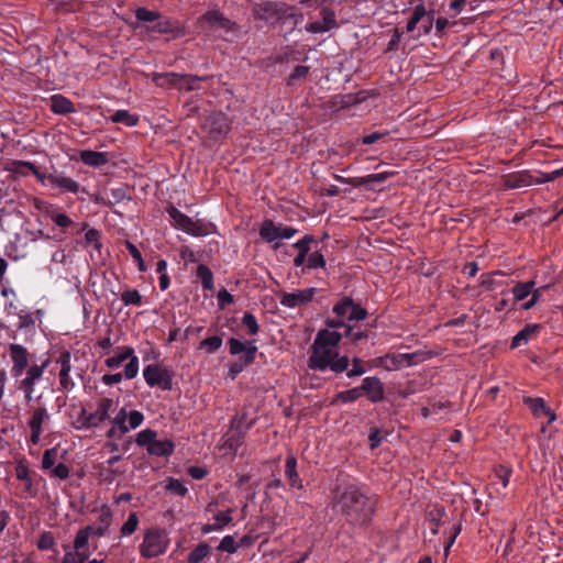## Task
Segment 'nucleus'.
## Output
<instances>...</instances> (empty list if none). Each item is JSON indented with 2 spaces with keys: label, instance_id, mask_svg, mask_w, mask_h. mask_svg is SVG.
<instances>
[{
  "label": "nucleus",
  "instance_id": "f257e3e1",
  "mask_svg": "<svg viewBox=\"0 0 563 563\" xmlns=\"http://www.w3.org/2000/svg\"><path fill=\"white\" fill-rule=\"evenodd\" d=\"M333 510L353 528H365L376 512V499L354 483L336 485L333 492Z\"/></svg>",
  "mask_w": 563,
  "mask_h": 563
},
{
  "label": "nucleus",
  "instance_id": "f03ea898",
  "mask_svg": "<svg viewBox=\"0 0 563 563\" xmlns=\"http://www.w3.org/2000/svg\"><path fill=\"white\" fill-rule=\"evenodd\" d=\"M341 339L342 334L338 331L320 330L311 346L309 368L321 372L329 368L336 374L347 371L350 358L346 355L340 356L336 352Z\"/></svg>",
  "mask_w": 563,
  "mask_h": 563
},
{
  "label": "nucleus",
  "instance_id": "7ed1b4c3",
  "mask_svg": "<svg viewBox=\"0 0 563 563\" xmlns=\"http://www.w3.org/2000/svg\"><path fill=\"white\" fill-rule=\"evenodd\" d=\"M228 345L231 355L241 354L240 361L234 362L229 366L228 376L231 379H235L244 367L251 365L255 361V355L257 353L256 341H241L235 338H230L228 340Z\"/></svg>",
  "mask_w": 563,
  "mask_h": 563
},
{
  "label": "nucleus",
  "instance_id": "20e7f679",
  "mask_svg": "<svg viewBox=\"0 0 563 563\" xmlns=\"http://www.w3.org/2000/svg\"><path fill=\"white\" fill-rule=\"evenodd\" d=\"M169 545L168 533L164 528L151 527L144 531L140 544V554L145 559H153L164 554Z\"/></svg>",
  "mask_w": 563,
  "mask_h": 563
},
{
  "label": "nucleus",
  "instance_id": "39448f33",
  "mask_svg": "<svg viewBox=\"0 0 563 563\" xmlns=\"http://www.w3.org/2000/svg\"><path fill=\"white\" fill-rule=\"evenodd\" d=\"M167 212L172 219L173 227L189 235L206 236L212 232L211 223L203 220L194 221L190 217L173 206L167 209Z\"/></svg>",
  "mask_w": 563,
  "mask_h": 563
},
{
  "label": "nucleus",
  "instance_id": "423d86ee",
  "mask_svg": "<svg viewBox=\"0 0 563 563\" xmlns=\"http://www.w3.org/2000/svg\"><path fill=\"white\" fill-rule=\"evenodd\" d=\"M157 432L152 429H145L136 434L135 442L140 446H145L150 455L168 457L173 454L175 445L169 439L157 440Z\"/></svg>",
  "mask_w": 563,
  "mask_h": 563
},
{
  "label": "nucleus",
  "instance_id": "0eeeda50",
  "mask_svg": "<svg viewBox=\"0 0 563 563\" xmlns=\"http://www.w3.org/2000/svg\"><path fill=\"white\" fill-rule=\"evenodd\" d=\"M64 556L62 563H88L91 554L87 543L86 532L76 533L73 544H63Z\"/></svg>",
  "mask_w": 563,
  "mask_h": 563
},
{
  "label": "nucleus",
  "instance_id": "6e6552de",
  "mask_svg": "<svg viewBox=\"0 0 563 563\" xmlns=\"http://www.w3.org/2000/svg\"><path fill=\"white\" fill-rule=\"evenodd\" d=\"M51 360L47 357L41 364H33L26 368L25 377L19 382V389L23 391L27 402L34 399L35 385L42 379L45 369L48 367Z\"/></svg>",
  "mask_w": 563,
  "mask_h": 563
},
{
  "label": "nucleus",
  "instance_id": "1a4fd4ad",
  "mask_svg": "<svg viewBox=\"0 0 563 563\" xmlns=\"http://www.w3.org/2000/svg\"><path fill=\"white\" fill-rule=\"evenodd\" d=\"M143 376L150 387H159L162 390H172L173 372L158 364H148L143 369Z\"/></svg>",
  "mask_w": 563,
  "mask_h": 563
},
{
  "label": "nucleus",
  "instance_id": "9d476101",
  "mask_svg": "<svg viewBox=\"0 0 563 563\" xmlns=\"http://www.w3.org/2000/svg\"><path fill=\"white\" fill-rule=\"evenodd\" d=\"M49 419L51 416L44 405L37 404V406L31 409L27 426L31 431L30 441L32 444L36 445L40 443L44 426L49 421Z\"/></svg>",
  "mask_w": 563,
  "mask_h": 563
},
{
  "label": "nucleus",
  "instance_id": "9b49d317",
  "mask_svg": "<svg viewBox=\"0 0 563 563\" xmlns=\"http://www.w3.org/2000/svg\"><path fill=\"white\" fill-rule=\"evenodd\" d=\"M202 128L210 139L217 141L229 133L231 123L223 112H212L207 117Z\"/></svg>",
  "mask_w": 563,
  "mask_h": 563
},
{
  "label": "nucleus",
  "instance_id": "f8f14e48",
  "mask_svg": "<svg viewBox=\"0 0 563 563\" xmlns=\"http://www.w3.org/2000/svg\"><path fill=\"white\" fill-rule=\"evenodd\" d=\"M9 353L12 362L11 375L18 378L29 368L30 353L25 346L18 343H11L9 345Z\"/></svg>",
  "mask_w": 563,
  "mask_h": 563
},
{
  "label": "nucleus",
  "instance_id": "ddd939ff",
  "mask_svg": "<svg viewBox=\"0 0 563 563\" xmlns=\"http://www.w3.org/2000/svg\"><path fill=\"white\" fill-rule=\"evenodd\" d=\"M320 15L322 18V21H314L311 23H308L305 29L309 33H325L333 29H338L339 24L336 22L335 12L328 7H324L320 11Z\"/></svg>",
  "mask_w": 563,
  "mask_h": 563
},
{
  "label": "nucleus",
  "instance_id": "4468645a",
  "mask_svg": "<svg viewBox=\"0 0 563 563\" xmlns=\"http://www.w3.org/2000/svg\"><path fill=\"white\" fill-rule=\"evenodd\" d=\"M358 387L361 395H365L371 402H379L385 397L384 384L376 376L365 377Z\"/></svg>",
  "mask_w": 563,
  "mask_h": 563
},
{
  "label": "nucleus",
  "instance_id": "2eb2a0df",
  "mask_svg": "<svg viewBox=\"0 0 563 563\" xmlns=\"http://www.w3.org/2000/svg\"><path fill=\"white\" fill-rule=\"evenodd\" d=\"M316 291L314 287H310L296 292H285L280 297V303L287 308L305 306L312 300Z\"/></svg>",
  "mask_w": 563,
  "mask_h": 563
},
{
  "label": "nucleus",
  "instance_id": "dca6fc26",
  "mask_svg": "<svg viewBox=\"0 0 563 563\" xmlns=\"http://www.w3.org/2000/svg\"><path fill=\"white\" fill-rule=\"evenodd\" d=\"M503 183L507 189H517L536 184V177L529 170H519L504 175Z\"/></svg>",
  "mask_w": 563,
  "mask_h": 563
},
{
  "label": "nucleus",
  "instance_id": "f3484780",
  "mask_svg": "<svg viewBox=\"0 0 563 563\" xmlns=\"http://www.w3.org/2000/svg\"><path fill=\"white\" fill-rule=\"evenodd\" d=\"M199 20L209 24L210 26H218L225 31H234L238 29V24L224 16V14L219 10H208L200 16Z\"/></svg>",
  "mask_w": 563,
  "mask_h": 563
},
{
  "label": "nucleus",
  "instance_id": "a211bd4d",
  "mask_svg": "<svg viewBox=\"0 0 563 563\" xmlns=\"http://www.w3.org/2000/svg\"><path fill=\"white\" fill-rule=\"evenodd\" d=\"M113 405L112 399L110 398H101L98 402L97 409L95 412L89 413L88 417V426L98 427L101 422L109 418V411Z\"/></svg>",
  "mask_w": 563,
  "mask_h": 563
},
{
  "label": "nucleus",
  "instance_id": "6ab92c4d",
  "mask_svg": "<svg viewBox=\"0 0 563 563\" xmlns=\"http://www.w3.org/2000/svg\"><path fill=\"white\" fill-rule=\"evenodd\" d=\"M285 476L292 488L301 489L302 481L297 472V459L294 454H288L285 460Z\"/></svg>",
  "mask_w": 563,
  "mask_h": 563
},
{
  "label": "nucleus",
  "instance_id": "aec40b11",
  "mask_svg": "<svg viewBox=\"0 0 563 563\" xmlns=\"http://www.w3.org/2000/svg\"><path fill=\"white\" fill-rule=\"evenodd\" d=\"M153 82L156 86L165 89L177 88L180 89V78L177 73H153L151 75Z\"/></svg>",
  "mask_w": 563,
  "mask_h": 563
},
{
  "label": "nucleus",
  "instance_id": "412c9836",
  "mask_svg": "<svg viewBox=\"0 0 563 563\" xmlns=\"http://www.w3.org/2000/svg\"><path fill=\"white\" fill-rule=\"evenodd\" d=\"M49 185L60 188L67 192L76 194L79 191V184L70 177L63 176L60 174H51L47 176Z\"/></svg>",
  "mask_w": 563,
  "mask_h": 563
},
{
  "label": "nucleus",
  "instance_id": "4be33fe9",
  "mask_svg": "<svg viewBox=\"0 0 563 563\" xmlns=\"http://www.w3.org/2000/svg\"><path fill=\"white\" fill-rule=\"evenodd\" d=\"M49 109L55 114H69L75 112L74 103L63 95H53L51 97Z\"/></svg>",
  "mask_w": 563,
  "mask_h": 563
},
{
  "label": "nucleus",
  "instance_id": "5701e85b",
  "mask_svg": "<svg viewBox=\"0 0 563 563\" xmlns=\"http://www.w3.org/2000/svg\"><path fill=\"white\" fill-rule=\"evenodd\" d=\"M15 476L19 481L24 483V493L26 494V496L35 497L37 490L33 486V479L31 476L30 468L25 464L19 463L15 466Z\"/></svg>",
  "mask_w": 563,
  "mask_h": 563
},
{
  "label": "nucleus",
  "instance_id": "b1692460",
  "mask_svg": "<svg viewBox=\"0 0 563 563\" xmlns=\"http://www.w3.org/2000/svg\"><path fill=\"white\" fill-rule=\"evenodd\" d=\"M258 234L263 241L272 243L280 239V225H276L273 220L266 219L262 222Z\"/></svg>",
  "mask_w": 563,
  "mask_h": 563
},
{
  "label": "nucleus",
  "instance_id": "393cba45",
  "mask_svg": "<svg viewBox=\"0 0 563 563\" xmlns=\"http://www.w3.org/2000/svg\"><path fill=\"white\" fill-rule=\"evenodd\" d=\"M133 353L134 349L132 346H118L115 350V355L108 357L104 361V364L108 368H118L124 361L132 356Z\"/></svg>",
  "mask_w": 563,
  "mask_h": 563
},
{
  "label": "nucleus",
  "instance_id": "a878e982",
  "mask_svg": "<svg viewBox=\"0 0 563 563\" xmlns=\"http://www.w3.org/2000/svg\"><path fill=\"white\" fill-rule=\"evenodd\" d=\"M80 159L87 166L99 167L108 163V154L103 152H96L86 150L80 152Z\"/></svg>",
  "mask_w": 563,
  "mask_h": 563
},
{
  "label": "nucleus",
  "instance_id": "bb28decb",
  "mask_svg": "<svg viewBox=\"0 0 563 563\" xmlns=\"http://www.w3.org/2000/svg\"><path fill=\"white\" fill-rule=\"evenodd\" d=\"M146 30L147 32L173 34L174 36H179L181 34L180 27L170 19H159L155 25L147 27Z\"/></svg>",
  "mask_w": 563,
  "mask_h": 563
},
{
  "label": "nucleus",
  "instance_id": "cd10ccee",
  "mask_svg": "<svg viewBox=\"0 0 563 563\" xmlns=\"http://www.w3.org/2000/svg\"><path fill=\"white\" fill-rule=\"evenodd\" d=\"M541 329L540 324H528L520 330L511 341V349L519 347L522 343H527Z\"/></svg>",
  "mask_w": 563,
  "mask_h": 563
},
{
  "label": "nucleus",
  "instance_id": "c85d7f7f",
  "mask_svg": "<svg viewBox=\"0 0 563 563\" xmlns=\"http://www.w3.org/2000/svg\"><path fill=\"white\" fill-rule=\"evenodd\" d=\"M279 13L278 3L267 1L257 5L254 10V15L260 20H268Z\"/></svg>",
  "mask_w": 563,
  "mask_h": 563
},
{
  "label": "nucleus",
  "instance_id": "c756f323",
  "mask_svg": "<svg viewBox=\"0 0 563 563\" xmlns=\"http://www.w3.org/2000/svg\"><path fill=\"white\" fill-rule=\"evenodd\" d=\"M180 90L194 91L200 88V82L211 78V76L180 75Z\"/></svg>",
  "mask_w": 563,
  "mask_h": 563
},
{
  "label": "nucleus",
  "instance_id": "7c9ffc66",
  "mask_svg": "<svg viewBox=\"0 0 563 563\" xmlns=\"http://www.w3.org/2000/svg\"><path fill=\"white\" fill-rule=\"evenodd\" d=\"M536 285L537 283L534 279L525 283H517L511 289L514 300L517 302L526 299L530 295V292H532L533 287H536Z\"/></svg>",
  "mask_w": 563,
  "mask_h": 563
},
{
  "label": "nucleus",
  "instance_id": "2f4dec72",
  "mask_svg": "<svg viewBox=\"0 0 563 563\" xmlns=\"http://www.w3.org/2000/svg\"><path fill=\"white\" fill-rule=\"evenodd\" d=\"M361 397H362L361 390H360V387L357 386V387L338 393L335 395V397L331 400L330 404L336 405L339 402H342V404L353 402Z\"/></svg>",
  "mask_w": 563,
  "mask_h": 563
},
{
  "label": "nucleus",
  "instance_id": "473e14b6",
  "mask_svg": "<svg viewBox=\"0 0 563 563\" xmlns=\"http://www.w3.org/2000/svg\"><path fill=\"white\" fill-rule=\"evenodd\" d=\"M243 433L239 432L238 434H227L224 439V443H221V449L228 453H238L239 449L243 444Z\"/></svg>",
  "mask_w": 563,
  "mask_h": 563
},
{
  "label": "nucleus",
  "instance_id": "72a5a7b5",
  "mask_svg": "<svg viewBox=\"0 0 563 563\" xmlns=\"http://www.w3.org/2000/svg\"><path fill=\"white\" fill-rule=\"evenodd\" d=\"M196 275L200 279L203 289H206V290L213 289V287H214L213 274L207 265L199 264L197 267Z\"/></svg>",
  "mask_w": 563,
  "mask_h": 563
},
{
  "label": "nucleus",
  "instance_id": "f704fd0d",
  "mask_svg": "<svg viewBox=\"0 0 563 563\" xmlns=\"http://www.w3.org/2000/svg\"><path fill=\"white\" fill-rule=\"evenodd\" d=\"M110 120L113 123H122L125 126H135L139 122V118L135 114H131L128 110L115 111Z\"/></svg>",
  "mask_w": 563,
  "mask_h": 563
},
{
  "label": "nucleus",
  "instance_id": "c9c22d12",
  "mask_svg": "<svg viewBox=\"0 0 563 563\" xmlns=\"http://www.w3.org/2000/svg\"><path fill=\"white\" fill-rule=\"evenodd\" d=\"M383 366L388 371H397L402 367H406V358L405 353L400 354H387L383 358Z\"/></svg>",
  "mask_w": 563,
  "mask_h": 563
},
{
  "label": "nucleus",
  "instance_id": "e433bc0d",
  "mask_svg": "<svg viewBox=\"0 0 563 563\" xmlns=\"http://www.w3.org/2000/svg\"><path fill=\"white\" fill-rule=\"evenodd\" d=\"M46 213L57 227L64 230L74 224V221L66 213L59 212L57 209H48Z\"/></svg>",
  "mask_w": 563,
  "mask_h": 563
},
{
  "label": "nucleus",
  "instance_id": "4c0bfd02",
  "mask_svg": "<svg viewBox=\"0 0 563 563\" xmlns=\"http://www.w3.org/2000/svg\"><path fill=\"white\" fill-rule=\"evenodd\" d=\"M426 16H427V10H426L424 5L422 3L416 5L407 25H406V32H408V33L412 32L416 29L417 24L419 22H421Z\"/></svg>",
  "mask_w": 563,
  "mask_h": 563
},
{
  "label": "nucleus",
  "instance_id": "58836bf2",
  "mask_svg": "<svg viewBox=\"0 0 563 563\" xmlns=\"http://www.w3.org/2000/svg\"><path fill=\"white\" fill-rule=\"evenodd\" d=\"M209 552V544L206 542H201L188 554L187 561L189 563H200L203 559L208 556Z\"/></svg>",
  "mask_w": 563,
  "mask_h": 563
},
{
  "label": "nucleus",
  "instance_id": "ea45409f",
  "mask_svg": "<svg viewBox=\"0 0 563 563\" xmlns=\"http://www.w3.org/2000/svg\"><path fill=\"white\" fill-rule=\"evenodd\" d=\"M353 302L354 300L351 297L345 296L333 306L332 311L338 318H344L345 316H349L347 313L351 312Z\"/></svg>",
  "mask_w": 563,
  "mask_h": 563
},
{
  "label": "nucleus",
  "instance_id": "a19ab883",
  "mask_svg": "<svg viewBox=\"0 0 563 563\" xmlns=\"http://www.w3.org/2000/svg\"><path fill=\"white\" fill-rule=\"evenodd\" d=\"M37 548L42 551H54L57 553L56 550V541L52 532L45 531L40 534V538L37 540Z\"/></svg>",
  "mask_w": 563,
  "mask_h": 563
},
{
  "label": "nucleus",
  "instance_id": "79ce46f5",
  "mask_svg": "<svg viewBox=\"0 0 563 563\" xmlns=\"http://www.w3.org/2000/svg\"><path fill=\"white\" fill-rule=\"evenodd\" d=\"M394 174H395L394 172H383V173L369 174V175L360 177V181H361L360 187L369 185L373 183H378V184L384 183L388 178L393 177Z\"/></svg>",
  "mask_w": 563,
  "mask_h": 563
},
{
  "label": "nucleus",
  "instance_id": "37998d69",
  "mask_svg": "<svg viewBox=\"0 0 563 563\" xmlns=\"http://www.w3.org/2000/svg\"><path fill=\"white\" fill-rule=\"evenodd\" d=\"M525 402L529 406L533 415L538 418L543 416V412L548 407L544 399L540 397H527L525 398Z\"/></svg>",
  "mask_w": 563,
  "mask_h": 563
},
{
  "label": "nucleus",
  "instance_id": "c03bdc74",
  "mask_svg": "<svg viewBox=\"0 0 563 563\" xmlns=\"http://www.w3.org/2000/svg\"><path fill=\"white\" fill-rule=\"evenodd\" d=\"M139 527V517L136 512H130L126 521L122 525L120 532L122 536L128 537L133 534Z\"/></svg>",
  "mask_w": 563,
  "mask_h": 563
},
{
  "label": "nucleus",
  "instance_id": "a18cd8bd",
  "mask_svg": "<svg viewBox=\"0 0 563 563\" xmlns=\"http://www.w3.org/2000/svg\"><path fill=\"white\" fill-rule=\"evenodd\" d=\"M31 168H33V163L26 161H12L8 167V170L21 175L26 176L31 173Z\"/></svg>",
  "mask_w": 563,
  "mask_h": 563
},
{
  "label": "nucleus",
  "instance_id": "49530a36",
  "mask_svg": "<svg viewBox=\"0 0 563 563\" xmlns=\"http://www.w3.org/2000/svg\"><path fill=\"white\" fill-rule=\"evenodd\" d=\"M108 531H109L108 527H104L103 525H99L98 523V526L88 525V526L79 529L77 531V533H85L86 532L87 543H89V538L91 536L103 537V536H106L108 533Z\"/></svg>",
  "mask_w": 563,
  "mask_h": 563
},
{
  "label": "nucleus",
  "instance_id": "de8ad7c7",
  "mask_svg": "<svg viewBox=\"0 0 563 563\" xmlns=\"http://www.w3.org/2000/svg\"><path fill=\"white\" fill-rule=\"evenodd\" d=\"M121 300L125 306H141L142 296L136 289H128L121 294Z\"/></svg>",
  "mask_w": 563,
  "mask_h": 563
},
{
  "label": "nucleus",
  "instance_id": "09e8293b",
  "mask_svg": "<svg viewBox=\"0 0 563 563\" xmlns=\"http://www.w3.org/2000/svg\"><path fill=\"white\" fill-rule=\"evenodd\" d=\"M135 18L141 22H153L161 19V13L142 7L135 10Z\"/></svg>",
  "mask_w": 563,
  "mask_h": 563
},
{
  "label": "nucleus",
  "instance_id": "8fccbe9b",
  "mask_svg": "<svg viewBox=\"0 0 563 563\" xmlns=\"http://www.w3.org/2000/svg\"><path fill=\"white\" fill-rule=\"evenodd\" d=\"M18 318H19V323H18L19 329L30 330L35 327L36 320L32 312L21 310L18 314Z\"/></svg>",
  "mask_w": 563,
  "mask_h": 563
},
{
  "label": "nucleus",
  "instance_id": "3c124183",
  "mask_svg": "<svg viewBox=\"0 0 563 563\" xmlns=\"http://www.w3.org/2000/svg\"><path fill=\"white\" fill-rule=\"evenodd\" d=\"M128 360L129 362L124 366V373L122 375L126 379H132L139 373V358L133 353L132 356H130Z\"/></svg>",
  "mask_w": 563,
  "mask_h": 563
},
{
  "label": "nucleus",
  "instance_id": "603ef678",
  "mask_svg": "<svg viewBox=\"0 0 563 563\" xmlns=\"http://www.w3.org/2000/svg\"><path fill=\"white\" fill-rule=\"evenodd\" d=\"M56 363L59 364V373L65 375L69 374L71 371V354L69 351L60 352L59 356L56 360Z\"/></svg>",
  "mask_w": 563,
  "mask_h": 563
},
{
  "label": "nucleus",
  "instance_id": "864d4df0",
  "mask_svg": "<svg viewBox=\"0 0 563 563\" xmlns=\"http://www.w3.org/2000/svg\"><path fill=\"white\" fill-rule=\"evenodd\" d=\"M242 324L247 329V333L255 335L260 331V325L255 316L251 312H245L242 318Z\"/></svg>",
  "mask_w": 563,
  "mask_h": 563
},
{
  "label": "nucleus",
  "instance_id": "5fc2aeb1",
  "mask_svg": "<svg viewBox=\"0 0 563 563\" xmlns=\"http://www.w3.org/2000/svg\"><path fill=\"white\" fill-rule=\"evenodd\" d=\"M222 345V339L218 335L208 336L200 342V347L206 349L207 352L213 353Z\"/></svg>",
  "mask_w": 563,
  "mask_h": 563
},
{
  "label": "nucleus",
  "instance_id": "6e6d98bb",
  "mask_svg": "<svg viewBox=\"0 0 563 563\" xmlns=\"http://www.w3.org/2000/svg\"><path fill=\"white\" fill-rule=\"evenodd\" d=\"M325 266V260L322 253L319 251L312 252L307 260V267L310 269L323 268Z\"/></svg>",
  "mask_w": 563,
  "mask_h": 563
},
{
  "label": "nucleus",
  "instance_id": "4d7b16f0",
  "mask_svg": "<svg viewBox=\"0 0 563 563\" xmlns=\"http://www.w3.org/2000/svg\"><path fill=\"white\" fill-rule=\"evenodd\" d=\"M166 490L175 493L181 497L186 496L188 493L187 487L184 485V483L177 478L170 477L168 479V483L166 485Z\"/></svg>",
  "mask_w": 563,
  "mask_h": 563
},
{
  "label": "nucleus",
  "instance_id": "13d9d810",
  "mask_svg": "<svg viewBox=\"0 0 563 563\" xmlns=\"http://www.w3.org/2000/svg\"><path fill=\"white\" fill-rule=\"evenodd\" d=\"M126 250L129 251L132 258L137 263V267L140 272H144L146 269L145 263L143 261L142 254L139 249L130 241L125 242Z\"/></svg>",
  "mask_w": 563,
  "mask_h": 563
},
{
  "label": "nucleus",
  "instance_id": "bf43d9fd",
  "mask_svg": "<svg viewBox=\"0 0 563 563\" xmlns=\"http://www.w3.org/2000/svg\"><path fill=\"white\" fill-rule=\"evenodd\" d=\"M98 523L110 528L113 517V511L108 505H102L99 508Z\"/></svg>",
  "mask_w": 563,
  "mask_h": 563
},
{
  "label": "nucleus",
  "instance_id": "052dcab7",
  "mask_svg": "<svg viewBox=\"0 0 563 563\" xmlns=\"http://www.w3.org/2000/svg\"><path fill=\"white\" fill-rule=\"evenodd\" d=\"M310 67L298 65L288 77V85H294L297 80L305 79L309 74Z\"/></svg>",
  "mask_w": 563,
  "mask_h": 563
},
{
  "label": "nucleus",
  "instance_id": "680f3d73",
  "mask_svg": "<svg viewBox=\"0 0 563 563\" xmlns=\"http://www.w3.org/2000/svg\"><path fill=\"white\" fill-rule=\"evenodd\" d=\"M238 548L239 545L235 543L234 538L232 536H225L222 538L217 549L232 554L238 551Z\"/></svg>",
  "mask_w": 563,
  "mask_h": 563
},
{
  "label": "nucleus",
  "instance_id": "e2e57ef3",
  "mask_svg": "<svg viewBox=\"0 0 563 563\" xmlns=\"http://www.w3.org/2000/svg\"><path fill=\"white\" fill-rule=\"evenodd\" d=\"M548 288H549V285H544V286H541V287H538V288L533 287L532 292H530V295H531L530 300L525 302L522 305V308L525 310H529V309L533 308L540 301L541 296H542V291L548 289Z\"/></svg>",
  "mask_w": 563,
  "mask_h": 563
},
{
  "label": "nucleus",
  "instance_id": "0e129e2a",
  "mask_svg": "<svg viewBox=\"0 0 563 563\" xmlns=\"http://www.w3.org/2000/svg\"><path fill=\"white\" fill-rule=\"evenodd\" d=\"M128 412L125 408H122L113 419V426H115L121 434L126 433L130 428L126 426Z\"/></svg>",
  "mask_w": 563,
  "mask_h": 563
},
{
  "label": "nucleus",
  "instance_id": "69168bd1",
  "mask_svg": "<svg viewBox=\"0 0 563 563\" xmlns=\"http://www.w3.org/2000/svg\"><path fill=\"white\" fill-rule=\"evenodd\" d=\"M231 514L232 509H228L225 511H220L214 516V525L219 527V531L232 522L233 518Z\"/></svg>",
  "mask_w": 563,
  "mask_h": 563
},
{
  "label": "nucleus",
  "instance_id": "338daca9",
  "mask_svg": "<svg viewBox=\"0 0 563 563\" xmlns=\"http://www.w3.org/2000/svg\"><path fill=\"white\" fill-rule=\"evenodd\" d=\"M428 356H429V353L422 352V351H417L413 353H405L406 367L417 365V364L426 361L428 358Z\"/></svg>",
  "mask_w": 563,
  "mask_h": 563
},
{
  "label": "nucleus",
  "instance_id": "774afa93",
  "mask_svg": "<svg viewBox=\"0 0 563 563\" xmlns=\"http://www.w3.org/2000/svg\"><path fill=\"white\" fill-rule=\"evenodd\" d=\"M314 242V238L311 234H306L301 240L294 244V247L298 250V254L308 255L310 251V244Z\"/></svg>",
  "mask_w": 563,
  "mask_h": 563
}]
</instances>
